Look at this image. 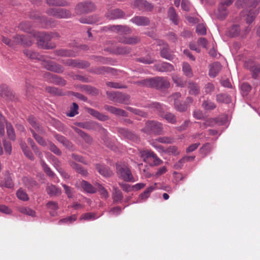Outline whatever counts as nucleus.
Listing matches in <instances>:
<instances>
[{
  "label": "nucleus",
  "mask_w": 260,
  "mask_h": 260,
  "mask_svg": "<svg viewBox=\"0 0 260 260\" xmlns=\"http://www.w3.org/2000/svg\"><path fill=\"white\" fill-rule=\"evenodd\" d=\"M2 41L5 44L12 48H16L18 45L29 47L32 45L33 43V40L31 36L23 35H16L12 39L3 36Z\"/></svg>",
  "instance_id": "f257e3e1"
},
{
  "label": "nucleus",
  "mask_w": 260,
  "mask_h": 260,
  "mask_svg": "<svg viewBox=\"0 0 260 260\" xmlns=\"http://www.w3.org/2000/svg\"><path fill=\"white\" fill-rule=\"evenodd\" d=\"M110 28L112 31H115L121 35L118 38V40L120 43L125 44L135 45L140 40L136 36L129 37L123 35V34H130L131 32V29L127 26L113 25Z\"/></svg>",
  "instance_id": "f03ea898"
},
{
  "label": "nucleus",
  "mask_w": 260,
  "mask_h": 260,
  "mask_svg": "<svg viewBox=\"0 0 260 260\" xmlns=\"http://www.w3.org/2000/svg\"><path fill=\"white\" fill-rule=\"evenodd\" d=\"M136 83L142 86L154 87L157 89L167 88L170 86V83L167 78L159 77L144 79L137 82Z\"/></svg>",
  "instance_id": "7ed1b4c3"
},
{
  "label": "nucleus",
  "mask_w": 260,
  "mask_h": 260,
  "mask_svg": "<svg viewBox=\"0 0 260 260\" xmlns=\"http://www.w3.org/2000/svg\"><path fill=\"white\" fill-rule=\"evenodd\" d=\"M140 154L143 161L151 166H158L162 162V161L151 150H142L140 151Z\"/></svg>",
  "instance_id": "20e7f679"
},
{
  "label": "nucleus",
  "mask_w": 260,
  "mask_h": 260,
  "mask_svg": "<svg viewBox=\"0 0 260 260\" xmlns=\"http://www.w3.org/2000/svg\"><path fill=\"white\" fill-rule=\"evenodd\" d=\"M116 171L119 177L126 182H134V177L130 169L124 164H116Z\"/></svg>",
  "instance_id": "39448f33"
},
{
  "label": "nucleus",
  "mask_w": 260,
  "mask_h": 260,
  "mask_svg": "<svg viewBox=\"0 0 260 260\" xmlns=\"http://www.w3.org/2000/svg\"><path fill=\"white\" fill-rule=\"evenodd\" d=\"M109 98L114 102L128 105L130 104L129 95L119 92H107Z\"/></svg>",
  "instance_id": "423d86ee"
},
{
  "label": "nucleus",
  "mask_w": 260,
  "mask_h": 260,
  "mask_svg": "<svg viewBox=\"0 0 260 260\" xmlns=\"http://www.w3.org/2000/svg\"><path fill=\"white\" fill-rule=\"evenodd\" d=\"M32 36L37 39L38 45L42 48L49 49H52L54 47V46L49 45L48 43L46 42V41L48 37L44 32L34 31L32 32Z\"/></svg>",
  "instance_id": "0eeeda50"
},
{
  "label": "nucleus",
  "mask_w": 260,
  "mask_h": 260,
  "mask_svg": "<svg viewBox=\"0 0 260 260\" xmlns=\"http://www.w3.org/2000/svg\"><path fill=\"white\" fill-rule=\"evenodd\" d=\"M42 66L48 71L54 72L57 73H62L64 71V68L61 65L58 64L54 62L46 60L43 58L41 60Z\"/></svg>",
  "instance_id": "6e6552de"
},
{
  "label": "nucleus",
  "mask_w": 260,
  "mask_h": 260,
  "mask_svg": "<svg viewBox=\"0 0 260 260\" xmlns=\"http://www.w3.org/2000/svg\"><path fill=\"white\" fill-rule=\"evenodd\" d=\"M245 67L251 73L252 78H257L260 73V63L249 59L245 61Z\"/></svg>",
  "instance_id": "1a4fd4ad"
},
{
  "label": "nucleus",
  "mask_w": 260,
  "mask_h": 260,
  "mask_svg": "<svg viewBox=\"0 0 260 260\" xmlns=\"http://www.w3.org/2000/svg\"><path fill=\"white\" fill-rule=\"evenodd\" d=\"M234 0H224L220 3L216 13L217 17L220 20H222L225 18L228 14L226 7L231 5Z\"/></svg>",
  "instance_id": "9d476101"
},
{
  "label": "nucleus",
  "mask_w": 260,
  "mask_h": 260,
  "mask_svg": "<svg viewBox=\"0 0 260 260\" xmlns=\"http://www.w3.org/2000/svg\"><path fill=\"white\" fill-rule=\"evenodd\" d=\"M47 13L59 18H67L71 16L70 12L61 8H52L48 10Z\"/></svg>",
  "instance_id": "9b49d317"
},
{
  "label": "nucleus",
  "mask_w": 260,
  "mask_h": 260,
  "mask_svg": "<svg viewBox=\"0 0 260 260\" xmlns=\"http://www.w3.org/2000/svg\"><path fill=\"white\" fill-rule=\"evenodd\" d=\"M76 9L80 13H88L95 10V6L91 2H84L79 4Z\"/></svg>",
  "instance_id": "f8f14e48"
},
{
  "label": "nucleus",
  "mask_w": 260,
  "mask_h": 260,
  "mask_svg": "<svg viewBox=\"0 0 260 260\" xmlns=\"http://www.w3.org/2000/svg\"><path fill=\"white\" fill-rule=\"evenodd\" d=\"M44 77L47 81L55 84L63 86L66 84V81L61 77L50 73H46Z\"/></svg>",
  "instance_id": "ddd939ff"
},
{
  "label": "nucleus",
  "mask_w": 260,
  "mask_h": 260,
  "mask_svg": "<svg viewBox=\"0 0 260 260\" xmlns=\"http://www.w3.org/2000/svg\"><path fill=\"white\" fill-rule=\"evenodd\" d=\"M146 128L156 134L160 135L162 134V124L158 122L155 121H149L146 123Z\"/></svg>",
  "instance_id": "4468645a"
},
{
  "label": "nucleus",
  "mask_w": 260,
  "mask_h": 260,
  "mask_svg": "<svg viewBox=\"0 0 260 260\" xmlns=\"http://www.w3.org/2000/svg\"><path fill=\"white\" fill-rule=\"evenodd\" d=\"M46 190L47 194L51 197H58L62 192L60 188L51 183L47 184Z\"/></svg>",
  "instance_id": "2eb2a0df"
},
{
  "label": "nucleus",
  "mask_w": 260,
  "mask_h": 260,
  "mask_svg": "<svg viewBox=\"0 0 260 260\" xmlns=\"http://www.w3.org/2000/svg\"><path fill=\"white\" fill-rule=\"evenodd\" d=\"M28 121L32 128L39 134L43 135L46 134V131L44 128L39 123L37 122L34 117L32 116H29Z\"/></svg>",
  "instance_id": "dca6fc26"
},
{
  "label": "nucleus",
  "mask_w": 260,
  "mask_h": 260,
  "mask_svg": "<svg viewBox=\"0 0 260 260\" xmlns=\"http://www.w3.org/2000/svg\"><path fill=\"white\" fill-rule=\"evenodd\" d=\"M62 62L69 66L79 68H84L89 66V64L87 62H79L72 59H68L65 60H63Z\"/></svg>",
  "instance_id": "f3484780"
},
{
  "label": "nucleus",
  "mask_w": 260,
  "mask_h": 260,
  "mask_svg": "<svg viewBox=\"0 0 260 260\" xmlns=\"http://www.w3.org/2000/svg\"><path fill=\"white\" fill-rule=\"evenodd\" d=\"M154 68L156 70L162 72H172L174 70L173 65L166 62L155 64Z\"/></svg>",
  "instance_id": "a211bd4d"
},
{
  "label": "nucleus",
  "mask_w": 260,
  "mask_h": 260,
  "mask_svg": "<svg viewBox=\"0 0 260 260\" xmlns=\"http://www.w3.org/2000/svg\"><path fill=\"white\" fill-rule=\"evenodd\" d=\"M160 56L161 57L166 59L171 60L174 58V55L172 52L170 51L168 45L164 44L160 48Z\"/></svg>",
  "instance_id": "6ab92c4d"
},
{
  "label": "nucleus",
  "mask_w": 260,
  "mask_h": 260,
  "mask_svg": "<svg viewBox=\"0 0 260 260\" xmlns=\"http://www.w3.org/2000/svg\"><path fill=\"white\" fill-rule=\"evenodd\" d=\"M106 16L109 19H116L122 18L124 16V13L121 10L114 9L109 11Z\"/></svg>",
  "instance_id": "aec40b11"
},
{
  "label": "nucleus",
  "mask_w": 260,
  "mask_h": 260,
  "mask_svg": "<svg viewBox=\"0 0 260 260\" xmlns=\"http://www.w3.org/2000/svg\"><path fill=\"white\" fill-rule=\"evenodd\" d=\"M131 21L137 25L145 26L149 23V20L144 16H136L131 19Z\"/></svg>",
  "instance_id": "412c9836"
},
{
  "label": "nucleus",
  "mask_w": 260,
  "mask_h": 260,
  "mask_svg": "<svg viewBox=\"0 0 260 260\" xmlns=\"http://www.w3.org/2000/svg\"><path fill=\"white\" fill-rule=\"evenodd\" d=\"M23 53L28 58L32 60H42L43 56L32 50L25 49L23 50Z\"/></svg>",
  "instance_id": "4be33fe9"
},
{
  "label": "nucleus",
  "mask_w": 260,
  "mask_h": 260,
  "mask_svg": "<svg viewBox=\"0 0 260 260\" xmlns=\"http://www.w3.org/2000/svg\"><path fill=\"white\" fill-rule=\"evenodd\" d=\"M46 207L49 210L50 214L52 216L57 215V211L59 208L58 203L54 201H49L46 204Z\"/></svg>",
  "instance_id": "5701e85b"
},
{
  "label": "nucleus",
  "mask_w": 260,
  "mask_h": 260,
  "mask_svg": "<svg viewBox=\"0 0 260 260\" xmlns=\"http://www.w3.org/2000/svg\"><path fill=\"white\" fill-rule=\"evenodd\" d=\"M168 16L169 19L175 25H177L179 22V17L173 7L169 8L168 11Z\"/></svg>",
  "instance_id": "b1692460"
},
{
  "label": "nucleus",
  "mask_w": 260,
  "mask_h": 260,
  "mask_svg": "<svg viewBox=\"0 0 260 260\" xmlns=\"http://www.w3.org/2000/svg\"><path fill=\"white\" fill-rule=\"evenodd\" d=\"M12 92L10 88L6 84L0 85V95L3 98H8L11 96Z\"/></svg>",
  "instance_id": "393cba45"
},
{
  "label": "nucleus",
  "mask_w": 260,
  "mask_h": 260,
  "mask_svg": "<svg viewBox=\"0 0 260 260\" xmlns=\"http://www.w3.org/2000/svg\"><path fill=\"white\" fill-rule=\"evenodd\" d=\"M221 69V66L219 62H216L210 65L209 75L210 77H216Z\"/></svg>",
  "instance_id": "a878e982"
},
{
  "label": "nucleus",
  "mask_w": 260,
  "mask_h": 260,
  "mask_svg": "<svg viewBox=\"0 0 260 260\" xmlns=\"http://www.w3.org/2000/svg\"><path fill=\"white\" fill-rule=\"evenodd\" d=\"M156 185L157 183H155L153 185L147 188V189L140 195V200L141 201H145L150 196V193L156 188Z\"/></svg>",
  "instance_id": "bb28decb"
},
{
  "label": "nucleus",
  "mask_w": 260,
  "mask_h": 260,
  "mask_svg": "<svg viewBox=\"0 0 260 260\" xmlns=\"http://www.w3.org/2000/svg\"><path fill=\"white\" fill-rule=\"evenodd\" d=\"M96 169L98 170L100 174L105 177H109L113 174L112 171H111L108 168L104 165L96 164Z\"/></svg>",
  "instance_id": "cd10ccee"
},
{
  "label": "nucleus",
  "mask_w": 260,
  "mask_h": 260,
  "mask_svg": "<svg viewBox=\"0 0 260 260\" xmlns=\"http://www.w3.org/2000/svg\"><path fill=\"white\" fill-rule=\"evenodd\" d=\"M73 129L87 143L92 142V138L87 134L76 127H72Z\"/></svg>",
  "instance_id": "c85d7f7f"
},
{
  "label": "nucleus",
  "mask_w": 260,
  "mask_h": 260,
  "mask_svg": "<svg viewBox=\"0 0 260 260\" xmlns=\"http://www.w3.org/2000/svg\"><path fill=\"white\" fill-rule=\"evenodd\" d=\"M119 132L121 135L129 140L134 141L138 140L137 136L126 129L120 128Z\"/></svg>",
  "instance_id": "c756f323"
},
{
  "label": "nucleus",
  "mask_w": 260,
  "mask_h": 260,
  "mask_svg": "<svg viewBox=\"0 0 260 260\" xmlns=\"http://www.w3.org/2000/svg\"><path fill=\"white\" fill-rule=\"evenodd\" d=\"M70 165L73 169L76 171L84 176H86L88 175V172L86 170L84 169L80 165L74 161L70 162Z\"/></svg>",
  "instance_id": "7c9ffc66"
},
{
  "label": "nucleus",
  "mask_w": 260,
  "mask_h": 260,
  "mask_svg": "<svg viewBox=\"0 0 260 260\" xmlns=\"http://www.w3.org/2000/svg\"><path fill=\"white\" fill-rule=\"evenodd\" d=\"M258 12V10L257 9L254 8L253 9H250L247 14L246 18V22L248 24H250L254 20Z\"/></svg>",
  "instance_id": "2f4dec72"
},
{
  "label": "nucleus",
  "mask_w": 260,
  "mask_h": 260,
  "mask_svg": "<svg viewBox=\"0 0 260 260\" xmlns=\"http://www.w3.org/2000/svg\"><path fill=\"white\" fill-rule=\"evenodd\" d=\"M88 112L91 115L100 120L105 121L108 119V117L107 116L104 115L94 109H89Z\"/></svg>",
  "instance_id": "473e14b6"
},
{
  "label": "nucleus",
  "mask_w": 260,
  "mask_h": 260,
  "mask_svg": "<svg viewBox=\"0 0 260 260\" xmlns=\"http://www.w3.org/2000/svg\"><path fill=\"white\" fill-rule=\"evenodd\" d=\"M30 131L33 137L39 144L42 146H45L47 145V143L45 139L37 134L34 129L32 128H30Z\"/></svg>",
  "instance_id": "72a5a7b5"
},
{
  "label": "nucleus",
  "mask_w": 260,
  "mask_h": 260,
  "mask_svg": "<svg viewBox=\"0 0 260 260\" xmlns=\"http://www.w3.org/2000/svg\"><path fill=\"white\" fill-rule=\"evenodd\" d=\"M57 55L61 56H75L76 53L73 50L61 49L55 52Z\"/></svg>",
  "instance_id": "f704fd0d"
},
{
  "label": "nucleus",
  "mask_w": 260,
  "mask_h": 260,
  "mask_svg": "<svg viewBox=\"0 0 260 260\" xmlns=\"http://www.w3.org/2000/svg\"><path fill=\"white\" fill-rule=\"evenodd\" d=\"M0 185L2 187L4 186L9 188L13 187L14 184L11 177L9 175H6L4 178V181L0 183Z\"/></svg>",
  "instance_id": "c9c22d12"
},
{
  "label": "nucleus",
  "mask_w": 260,
  "mask_h": 260,
  "mask_svg": "<svg viewBox=\"0 0 260 260\" xmlns=\"http://www.w3.org/2000/svg\"><path fill=\"white\" fill-rule=\"evenodd\" d=\"M79 21L82 23L92 24L98 22L99 19L96 16H88L81 18Z\"/></svg>",
  "instance_id": "e433bc0d"
},
{
  "label": "nucleus",
  "mask_w": 260,
  "mask_h": 260,
  "mask_svg": "<svg viewBox=\"0 0 260 260\" xmlns=\"http://www.w3.org/2000/svg\"><path fill=\"white\" fill-rule=\"evenodd\" d=\"M41 165L44 171L49 177L51 178H54L55 177V174L44 160H41Z\"/></svg>",
  "instance_id": "4c0bfd02"
},
{
  "label": "nucleus",
  "mask_w": 260,
  "mask_h": 260,
  "mask_svg": "<svg viewBox=\"0 0 260 260\" xmlns=\"http://www.w3.org/2000/svg\"><path fill=\"white\" fill-rule=\"evenodd\" d=\"M81 186L85 191L89 193H94L96 192L95 187H93L91 184L87 181L83 180L81 182Z\"/></svg>",
  "instance_id": "58836bf2"
},
{
  "label": "nucleus",
  "mask_w": 260,
  "mask_h": 260,
  "mask_svg": "<svg viewBox=\"0 0 260 260\" xmlns=\"http://www.w3.org/2000/svg\"><path fill=\"white\" fill-rule=\"evenodd\" d=\"M18 210L21 213L28 216L32 217H35L36 216L35 211L28 207H19L18 208Z\"/></svg>",
  "instance_id": "ea45409f"
},
{
  "label": "nucleus",
  "mask_w": 260,
  "mask_h": 260,
  "mask_svg": "<svg viewBox=\"0 0 260 260\" xmlns=\"http://www.w3.org/2000/svg\"><path fill=\"white\" fill-rule=\"evenodd\" d=\"M182 71L184 74L188 77H191L193 76L191 68L187 62L183 63Z\"/></svg>",
  "instance_id": "a19ab883"
},
{
  "label": "nucleus",
  "mask_w": 260,
  "mask_h": 260,
  "mask_svg": "<svg viewBox=\"0 0 260 260\" xmlns=\"http://www.w3.org/2000/svg\"><path fill=\"white\" fill-rule=\"evenodd\" d=\"M231 100V98L226 94L220 93L216 95V101L219 103H229Z\"/></svg>",
  "instance_id": "79ce46f5"
},
{
  "label": "nucleus",
  "mask_w": 260,
  "mask_h": 260,
  "mask_svg": "<svg viewBox=\"0 0 260 260\" xmlns=\"http://www.w3.org/2000/svg\"><path fill=\"white\" fill-rule=\"evenodd\" d=\"M7 133L8 137L12 140H15V134L12 124L10 123H6Z\"/></svg>",
  "instance_id": "37998d69"
},
{
  "label": "nucleus",
  "mask_w": 260,
  "mask_h": 260,
  "mask_svg": "<svg viewBox=\"0 0 260 260\" xmlns=\"http://www.w3.org/2000/svg\"><path fill=\"white\" fill-rule=\"evenodd\" d=\"M188 87L189 89V92L190 94L197 95L199 93L200 89L197 84L193 82H189Z\"/></svg>",
  "instance_id": "c03bdc74"
},
{
  "label": "nucleus",
  "mask_w": 260,
  "mask_h": 260,
  "mask_svg": "<svg viewBox=\"0 0 260 260\" xmlns=\"http://www.w3.org/2000/svg\"><path fill=\"white\" fill-rule=\"evenodd\" d=\"M131 49L127 47H117L114 49L113 52L118 54H125L130 52Z\"/></svg>",
  "instance_id": "a18cd8bd"
},
{
  "label": "nucleus",
  "mask_w": 260,
  "mask_h": 260,
  "mask_svg": "<svg viewBox=\"0 0 260 260\" xmlns=\"http://www.w3.org/2000/svg\"><path fill=\"white\" fill-rule=\"evenodd\" d=\"M161 116L167 120L168 122L172 124L175 123L176 122V117L172 113L167 112L161 114Z\"/></svg>",
  "instance_id": "49530a36"
},
{
  "label": "nucleus",
  "mask_w": 260,
  "mask_h": 260,
  "mask_svg": "<svg viewBox=\"0 0 260 260\" xmlns=\"http://www.w3.org/2000/svg\"><path fill=\"white\" fill-rule=\"evenodd\" d=\"M46 3L49 6H65L67 3L62 0H46Z\"/></svg>",
  "instance_id": "de8ad7c7"
},
{
  "label": "nucleus",
  "mask_w": 260,
  "mask_h": 260,
  "mask_svg": "<svg viewBox=\"0 0 260 260\" xmlns=\"http://www.w3.org/2000/svg\"><path fill=\"white\" fill-rule=\"evenodd\" d=\"M229 35L232 37L237 36L240 33V28L237 25H233L228 31Z\"/></svg>",
  "instance_id": "09e8293b"
},
{
  "label": "nucleus",
  "mask_w": 260,
  "mask_h": 260,
  "mask_svg": "<svg viewBox=\"0 0 260 260\" xmlns=\"http://www.w3.org/2000/svg\"><path fill=\"white\" fill-rule=\"evenodd\" d=\"M94 185L103 197L105 198L109 197V194L107 190L101 184L96 183H95Z\"/></svg>",
  "instance_id": "8fccbe9b"
},
{
  "label": "nucleus",
  "mask_w": 260,
  "mask_h": 260,
  "mask_svg": "<svg viewBox=\"0 0 260 260\" xmlns=\"http://www.w3.org/2000/svg\"><path fill=\"white\" fill-rule=\"evenodd\" d=\"M77 219V216L76 215H73L71 216H69V217H66V218H62L61 219H60L58 223L59 224H62V223H68V224H69V223H72L73 221H75Z\"/></svg>",
  "instance_id": "3c124183"
},
{
  "label": "nucleus",
  "mask_w": 260,
  "mask_h": 260,
  "mask_svg": "<svg viewBox=\"0 0 260 260\" xmlns=\"http://www.w3.org/2000/svg\"><path fill=\"white\" fill-rule=\"evenodd\" d=\"M16 194L18 198L21 200L25 201H27L29 199V198L27 193L24 190L22 189H19L17 191Z\"/></svg>",
  "instance_id": "603ef678"
},
{
  "label": "nucleus",
  "mask_w": 260,
  "mask_h": 260,
  "mask_svg": "<svg viewBox=\"0 0 260 260\" xmlns=\"http://www.w3.org/2000/svg\"><path fill=\"white\" fill-rule=\"evenodd\" d=\"M212 147L209 143L204 145L200 149V152L204 156L207 155L211 150Z\"/></svg>",
  "instance_id": "864d4df0"
},
{
  "label": "nucleus",
  "mask_w": 260,
  "mask_h": 260,
  "mask_svg": "<svg viewBox=\"0 0 260 260\" xmlns=\"http://www.w3.org/2000/svg\"><path fill=\"white\" fill-rule=\"evenodd\" d=\"M156 141L164 144H171L174 142V139L171 137H160L156 139Z\"/></svg>",
  "instance_id": "5fc2aeb1"
},
{
  "label": "nucleus",
  "mask_w": 260,
  "mask_h": 260,
  "mask_svg": "<svg viewBox=\"0 0 260 260\" xmlns=\"http://www.w3.org/2000/svg\"><path fill=\"white\" fill-rule=\"evenodd\" d=\"M126 109L131 112L132 113L135 114L136 115H140L142 117H146L147 115L146 113L142 111L139 109H135L132 107H127Z\"/></svg>",
  "instance_id": "6e6d98bb"
},
{
  "label": "nucleus",
  "mask_w": 260,
  "mask_h": 260,
  "mask_svg": "<svg viewBox=\"0 0 260 260\" xmlns=\"http://www.w3.org/2000/svg\"><path fill=\"white\" fill-rule=\"evenodd\" d=\"M172 79L174 82L176 84L177 86L179 87H183L185 85L184 82L183 81L181 78L179 77L176 75H174L172 76Z\"/></svg>",
  "instance_id": "4d7b16f0"
},
{
  "label": "nucleus",
  "mask_w": 260,
  "mask_h": 260,
  "mask_svg": "<svg viewBox=\"0 0 260 260\" xmlns=\"http://www.w3.org/2000/svg\"><path fill=\"white\" fill-rule=\"evenodd\" d=\"M78 106L75 103H73V106L71 108V110L69 113H67V116L72 117L75 116L76 114L78 113Z\"/></svg>",
  "instance_id": "13d9d810"
},
{
  "label": "nucleus",
  "mask_w": 260,
  "mask_h": 260,
  "mask_svg": "<svg viewBox=\"0 0 260 260\" xmlns=\"http://www.w3.org/2000/svg\"><path fill=\"white\" fill-rule=\"evenodd\" d=\"M75 125L86 129H90L92 128V123L90 122H77Z\"/></svg>",
  "instance_id": "bf43d9fd"
},
{
  "label": "nucleus",
  "mask_w": 260,
  "mask_h": 260,
  "mask_svg": "<svg viewBox=\"0 0 260 260\" xmlns=\"http://www.w3.org/2000/svg\"><path fill=\"white\" fill-rule=\"evenodd\" d=\"M62 186L63 187L65 193L67 194L68 197L69 198H73L74 193V189L72 187L64 184H62Z\"/></svg>",
  "instance_id": "052dcab7"
},
{
  "label": "nucleus",
  "mask_w": 260,
  "mask_h": 260,
  "mask_svg": "<svg viewBox=\"0 0 260 260\" xmlns=\"http://www.w3.org/2000/svg\"><path fill=\"white\" fill-rule=\"evenodd\" d=\"M98 217L95 216V214L93 213H87L83 214L82 216L80 217V220H94L98 218Z\"/></svg>",
  "instance_id": "680f3d73"
},
{
  "label": "nucleus",
  "mask_w": 260,
  "mask_h": 260,
  "mask_svg": "<svg viewBox=\"0 0 260 260\" xmlns=\"http://www.w3.org/2000/svg\"><path fill=\"white\" fill-rule=\"evenodd\" d=\"M203 107L206 110H213L215 108L216 105L210 101H205L202 104Z\"/></svg>",
  "instance_id": "e2e57ef3"
},
{
  "label": "nucleus",
  "mask_w": 260,
  "mask_h": 260,
  "mask_svg": "<svg viewBox=\"0 0 260 260\" xmlns=\"http://www.w3.org/2000/svg\"><path fill=\"white\" fill-rule=\"evenodd\" d=\"M123 198L121 192L118 189L115 188L113 193V200L115 202H118L122 200Z\"/></svg>",
  "instance_id": "0e129e2a"
},
{
  "label": "nucleus",
  "mask_w": 260,
  "mask_h": 260,
  "mask_svg": "<svg viewBox=\"0 0 260 260\" xmlns=\"http://www.w3.org/2000/svg\"><path fill=\"white\" fill-rule=\"evenodd\" d=\"M6 120L5 117L0 113V137L5 134V124Z\"/></svg>",
  "instance_id": "69168bd1"
},
{
  "label": "nucleus",
  "mask_w": 260,
  "mask_h": 260,
  "mask_svg": "<svg viewBox=\"0 0 260 260\" xmlns=\"http://www.w3.org/2000/svg\"><path fill=\"white\" fill-rule=\"evenodd\" d=\"M138 61L141 62L146 64H151L153 63L154 59L151 58L150 56H147L145 57H142L137 59Z\"/></svg>",
  "instance_id": "338daca9"
},
{
  "label": "nucleus",
  "mask_w": 260,
  "mask_h": 260,
  "mask_svg": "<svg viewBox=\"0 0 260 260\" xmlns=\"http://www.w3.org/2000/svg\"><path fill=\"white\" fill-rule=\"evenodd\" d=\"M174 106L175 108L179 112H184L187 109L186 105L181 104L179 102H175Z\"/></svg>",
  "instance_id": "774afa93"
}]
</instances>
